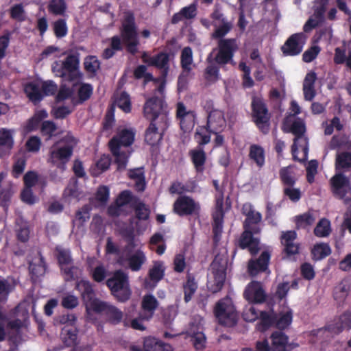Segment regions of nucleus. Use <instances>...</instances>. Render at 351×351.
<instances>
[{
  "mask_svg": "<svg viewBox=\"0 0 351 351\" xmlns=\"http://www.w3.org/2000/svg\"><path fill=\"white\" fill-rule=\"evenodd\" d=\"M232 24L230 22H224L219 25L211 34V38L217 40V47L213 51H216L215 60L219 63L233 62V58L239 49L238 41L236 38H224L232 29Z\"/></svg>",
  "mask_w": 351,
  "mask_h": 351,
  "instance_id": "f257e3e1",
  "label": "nucleus"
},
{
  "mask_svg": "<svg viewBox=\"0 0 351 351\" xmlns=\"http://www.w3.org/2000/svg\"><path fill=\"white\" fill-rule=\"evenodd\" d=\"M120 35L128 53L134 56L138 52L139 40L135 17L132 12L125 14L120 27Z\"/></svg>",
  "mask_w": 351,
  "mask_h": 351,
  "instance_id": "f03ea898",
  "label": "nucleus"
},
{
  "mask_svg": "<svg viewBox=\"0 0 351 351\" xmlns=\"http://www.w3.org/2000/svg\"><path fill=\"white\" fill-rule=\"evenodd\" d=\"M106 286L119 302H125L131 297L128 276L122 270L115 271L113 276L106 280Z\"/></svg>",
  "mask_w": 351,
  "mask_h": 351,
  "instance_id": "7ed1b4c3",
  "label": "nucleus"
},
{
  "mask_svg": "<svg viewBox=\"0 0 351 351\" xmlns=\"http://www.w3.org/2000/svg\"><path fill=\"white\" fill-rule=\"evenodd\" d=\"M214 314L221 325L232 327L237 323L239 315L230 297L223 298L216 303Z\"/></svg>",
  "mask_w": 351,
  "mask_h": 351,
  "instance_id": "20e7f679",
  "label": "nucleus"
},
{
  "mask_svg": "<svg viewBox=\"0 0 351 351\" xmlns=\"http://www.w3.org/2000/svg\"><path fill=\"white\" fill-rule=\"evenodd\" d=\"M243 319L247 322H254L258 319V330L265 332L269 328L274 326L276 322V313L271 309L269 311H258L251 306L243 315Z\"/></svg>",
  "mask_w": 351,
  "mask_h": 351,
  "instance_id": "39448f33",
  "label": "nucleus"
},
{
  "mask_svg": "<svg viewBox=\"0 0 351 351\" xmlns=\"http://www.w3.org/2000/svg\"><path fill=\"white\" fill-rule=\"evenodd\" d=\"M330 191L333 196L343 201L345 204H351V197L347 194L351 191V183L348 177L343 173H336L329 180Z\"/></svg>",
  "mask_w": 351,
  "mask_h": 351,
  "instance_id": "423d86ee",
  "label": "nucleus"
},
{
  "mask_svg": "<svg viewBox=\"0 0 351 351\" xmlns=\"http://www.w3.org/2000/svg\"><path fill=\"white\" fill-rule=\"evenodd\" d=\"M73 153V145H66L61 147L53 145L49 149L47 163L53 167L64 171L66 168V164L71 160Z\"/></svg>",
  "mask_w": 351,
  "mask_h": 351,
  "instance_id": "0eeeda50",
  "label": "nucleus"
},
{
  "mask_svg": "<svg viewBox=\"0 0 351 351\" xmlns=\"http://www.w3.org/2000/svg\"><path fill=\"white\" fill-rule=\"evenodd\" d=\"M351 330V313L350 311H345L340 315L334 317L324 327L314 330L312 332L313 335H317L322 331H326L332 336H337L343 330Z\"/></svg>",
  "mask_w": 351,
  "mask_h": 351,
  "instance_id": "6e6552de",
  "label": "nucleus"
},
{
  "mask_svg": "<svg viewBox=\"0 0 351 351\" xmlns=\"http://www.w3.org/2000/svg\"><path fill=\"white\" fill-rule=\"evenodd\" d=\"M252 116L258 129L265 134L269 131V115L263 99L254 97L252 101Z\"/></svg>",
  "mask_w": 351,
  "mask_h": 351,
  "instance_id": "1a4fd4ad",
  "label": "nucleus"
},
{
  "mask_svg": "<svg viewBox=\"0 0 351 351\" xmlns=\"http://www.w3.org/2000/svg\"><path fill=\"white\" fill-rule=\"evenodd\" d=\"M173 211L179 217L197 216L200 214L201 206L199 202L186 195H180L174 202Z\"/></svg>",
  "mask_w": 351,
  "mask_h": 351,
  "instance_id": "9d476101",
  "label": "nucleus"
},
{
  "mask_svg": "<svg viewBox=\"0 0 351 351\" xmlns=\"http://www.w3.org/2000/svg\"><path fill=\"white\" fill-rule=\"evenodd\" d=\"M141 59L148 66H154L161 70L164 79L167 77L170 69V54L169 53L161 51L155 56H151L148 52L143 51Z\"/></svg>",
  "mask_w": 351,
  "mask_h": 351,
  "instance_id": "9b49d317",
  "label": "nucleus"
},
{
  "mask_svg": "<svg viewBox=\"0 0 351 351\" xmlns=\"http://www.w3.org/2000/svg\"><path fill=\"white\" fill-rule=\"evenodd\" d=\"M75 289L80 293L82 300L86 306V311L88 313L89 311L94 310L95 304L101 302L100 300L95 298V293L93 285L87 280L82 279L77 281Z\"/></svg>",
  "mask_w": 351,
  "mask_h": 351,
  "instance_id": "f8f14e48",
  "label": "nucleus"
},
{
  "mask_svg": "<svg viewBox=\"0 0 351 351\" xmlns=\"http://www.w3.org/2000/svg\"><path fill=\"white\" fill-rule=\"evenodd\" d=\"M306 41V36L304 32L291 35L281 47L282 53L286 56H295L302 51Z\"/></svg>",
  "mask_w": 351,
  "mask_h": 351,
  "instance_id": "ddd939ff",
  "label": "nucleus"
},
{
  "mask_svg": "<svg viewBox=\"0 0 351 351\" xmlns=\"http://www.w3.org/2000/svg\"><path fill=\"white\" fill-rule=\"evenodd\" d=\"M242 214L245 216L243 223V229L253 230L254 232H261L262 215L260 212L255 210L250 203H247L243 205Z\"/></svg>",
  "mask_w": 351,
  "mask_h": 351,
  "instance_id": "4468645a",
  "label": "nucleus"
},
{
  "mask_svg": "<svg viewBox=\"0 0 351 351\" xmlns=\"http://www.w3.org/2000/svg\"><path fill=\"white\" fill-rule=\"evenodd\" d=\"M147 257L145 252L141 250H136L133 253H122L117 258V263L121 266L128 265L132 271H138L143 265L146 263Z\"/></svg>",
  "mask_w": 351,
  "mask_h": 351,
  "instance_id": "2eb2a0df",
  "label": "nucleus"
},
{
  "mask_svg": "<svg viewBox=\"0 0 351 351\" xmlns=\"http://www.w3.org/2000/svg\"><path fill=\"white\" fill-rule=\"evenodd\" d=\"M261 232H254L253 230L243 229L239 240L237 246L241 250H247L250 254L254 256L260 251V239L256 235Z\"/></svg>",
  "mask_w": 351,
  "mask_h": 351,
  "instance_id": "dca6fc26",
  "label": "nucleus"
},
{
  "mask_svg": "<svg viewBox=\"0 0 351 351\" xmlns=\"http://www.w3.org/2000/svg\"><path fill=\"white\" fill-rule=\"evenodd\" d=\"M163 108V102L158 97H153L148 99L145 103L143 107L144 117L150 121V122H155L160 115H162V119H164L165 123L167 121V115L162 114Z\"/></svg>",
  "mask_w": 351,
  "mask_h": 351,
  "instance_id": "f3484780",
  "label": "nucleus"
},
{
  "mask_svg": "<svg viewBox=\"0 0 351 351\" xmlns=\"http://www.w3.org/2000/svg\"><path fill=\"white\" fill-rule=\"evenodd\" d=\"M93 312L96 313H104L109 323L117 325L121 323L123 319V312L114 305L101 301L94 304Z\"/></svg>",
  "mask_w": 351,
  "mask_h": 351,
  "instance_id": "a211bd4d",
  "label": "nucleus"
},
{
  "mask_svg": "<svg viewBox=\"0 0 351 351\" xmlns=\"http://www.w3.org/2000/svg\"><path fill=\"white\" fill-rule=\"evenodd\" d=\"M271 254L265 250L262 252L258 258H251L247 262V270L252 277L256 276L258 274L265 272L269 264Z\"/></svg>",
  "mask_w": 351,
  "mask_h": 351,
  "instance_id": "6ab92c4d",
  "label": "nucleus"
},
{
  "mask_svg": "<svg viewBox=\"0 0 351 351\" xmlns=\"http://www.w3.org/2000/svg\"><path fill=\"white\" fill-rule=\"evenodd\" d=\"M243 298L252 304H261L266 300V293L260 282L252 281L245 287Z\"/></svg>",
  "mask_w": 351,
  "mask_h": 351,
  "instance_id": "aec40b11",
  "label": "nucleus"
},
{
  "mask_svg": "<svg viewBox=\"0 0 351 351\" xmlns=\"http://www.w3.org/2000/svg\"><path fill=\"white\" fill-rule=\"evenodd\" d=\"M135 133L128 129H123L113 136L108 143L110 152L114 153L121 147H129L134 141Z\"/></svg>",
  "mask_w": 351,
  "mask_h": 351,
  "instance_id": "412c9836",
  "label": "nucleus"
},
{
  "mask_svg": "<svg viewBox=\"0 0 351 351\" xmlns=\"http://www.w3.org/2000/svg\"><path fill=\"white\" fill-rule=\"evenodd\" d=\"M224 113L221 110H214L207 114V122L201 130H206L208 133H217L223 131L226 126Z\"/></svg>",
  "mask_w": 351,
  "mask_h": 351,
  "instance_id": "4be33fe9",
  "label": "nucleus"
},
{
  "mask_svg": "<svg viewBox=\"0 0 351 351\" xmlns=\"http://www.w3.org/2000/svg\"><path fill=\"white\" fill-rule=\"evenodd\" d=\"M269 339L271 351H291L294 348L293 344L289 343V337L281 330L273 332Z\"/></svg>",
  "mask_w": 351,
  "mask_h": 351,
  "instance_id": "5701e85b",
  "label": "nucleus"
},
{
  "mask_svg": "<svg viewBox=\"0 0 351 351\" xmlns=\"http://www.w3.org/2000/svg\"><path fill=\"white\" fill-rule=\"evenodd\" d=\"M290 132L295 136L293 143L291 145V154L295 160H299L296 156L298 151V141L302 140L304 144H307L306 138H303V135L306 132V127L303 121L300 119L294 121L291 125Z\"/></svg>",
  "mask_w": 351,
  "mask_h": 351,
  "instance_id": "b1692460",
  "label": "nucleus"
},
{
  "mask_svg": "<svg viewBox=\"0 0 351 351\" xmlns=\"http://www.w3.org/2000/svg\"><path fill=\"white\" fill-rule=\"evenodd\" d=\"M216 58V51H212L208 55L206 62L208 66L205 69V77L206 80H210L214 79L217 80L219 75L220 67H223L226 64H232V62L219 63L217 62L215 58Z\"/></svg>",
  "mask_w": 351,
  "mask_h": 351,
  "instance_id": "393cba45",
  "label": "nucleus"
},
{
  "mask_svg": "<svg viewBox=\"0 0 351 351\" xmlns=\"http://www.w3.org/2000/svg\"><path fill=\"white\" fill-rule=\"evenodd\" d=\"M14 130L8 128L0 129V157L9 155L14 147Z\"/></svg>",
  "mask_w": 351,
  "mask_h": 351,
  "instance_id": "a878e982",
  "label": "nucleus"
},
{
  "mask_svg": "<svg viewBox=\"0 0 351 351\" xmlns=\"http://www.w3.org/2000/svg\"><path fill=\"white\" fill-rule=\"evenodd\" d=\"M213 240L215 245L219 243L223 232V223L224 218L223 208H215L213 215Z\"/></svg>",
  "mask_w": 351,
  "mask_h": 351,
  "instance_id": "bb28decb",
  "label": "nucleus"
},
{
  "mask_svg": "<svg viewBox=\"0 0 351 351\" xmlns=\"http://www.w3.org/2000/svg\"><path fill=\"white\" fill-rule=\"evenodd\" d=\"M191 160L197 173H203L205 170L206 154L203 147H196L189 152Z\"/></svg>",
  "mask_w": 351,
  "mask_h": 351,
  "instance_id": "cd10ccee",
  "label": "nucleus"
},
{
  "mask_svg": "<svg viewBox=\"0 0 351 351\" xmlns=\"http://www.w3.org/2000/svg\"><path fill=\"white\" fill-rule=\"evenodd\" d=\"M38 255L37 258H35L29 263V272L32 281H36L38 277L43 276L47 269L44 256L40 252H38Z\"/></svg>",
  "mask_w": 351,
  "mask_h": 351,
  "instance_id": "c85d7f7f",
  "label": "nucleus"
},
{
  "mask_svg": "<svg viewBox=\"0 0 351 351\" xmlns=\"http://www.w3.org/2000/svg\"><path fill=\"white\" fill-rule=\"evenodd\" d=\"M214 276L213 292L219 291L223 287L226 278V266L214 261L211 264Z\"/></svg>",
  "mask_w": 351,
  "mask_h": 351,
  "instance_id": "c756f323",
  "label": "nucleus"
},
{
  "mask_svg": "<svg viewBox=\"0 0 351 351\" xmlns=\"http://www.w3.org/2000/svg\"><path fill=\"white\" fill-rule=\"evenodd\" d=\"M78 329L76 326H64L60 332V339L64 346L73 347L78 343Z\"/></svg>",
  "mask_w": 351,
  "mask_h": 351,
  "instance_id": "7c9ffc66",
  "label": "nucleus"
},
{
  "mask_svg": "<svg viewBox=\"0 0 351 351\" xmlns=\"http://www.w3.org/2000/svg\"><path fill=\"white\" fill-rule=\"evenodd\" d=\"M197 14V4L196 2L182 8L178 12L175 13L171 18V23L177 24L184 19L191 20Z\"/></svg>",
  "mask_w": 351,
  "mask_h": 351,
  "instance_id": "2f4dec72",
  "label": "nucleus"
},
{
  "mask_svg": "<svg viewBox=\"0 0 351 351\" xmlns=\"http://www.w3.org/2000/svg\"><path fill=\"white\" fill-rule=\"evenodd\" d=\"M142 351H173L172 346L152 337L145 338Z\"/></svg>",
  "mask_w": 351,
  "mask_h": 351,
  "instance_id": "473e14b6",
  "label": "nucleus"
},
{
  "mask_svg": "<svg viewBox=\"0 0 351 351\" xmlns=\"http://www.w3.org/2000/svg\"><path fill=\"white\" fill-rule=\"evenodd\" d=\"M158 302L157 299L152 294H146L143 296L141 307L144 311L143 314L145 315L143 318L149 320L151 319L154 313V311L158 308Z\"/></svg>",
  "mask_w": 351,
  "mask_h": 351,
  "instance_id": "72a5a7b5",
  "label": "nucleus"
},
{
  "mask_svg": "<svg viewBox=\"0 0 351 351\" xmlns=\"http://www.w3.org/2000/svg\"><path fill=\"white\" fill-rule=\"evenodd\" d=\"M24 92L29 100L36 104L43 99V95L40 90V86L36 82L27 83L24 86Z\"/></svg>",
  "mask_w": 351,
  "mask_h": 351,
  "instance_id": "f704fd0d",
  "label": "nucleus"
},
{
  "mask_svg": "<svg viewBox=\"0 0 351 351\" xmlns=\"http://www.w3.org/2000/svg\"><path fill=\"white\" fill-rule=\"evenodd\" d=\"M165 266L162 261H156L153 263V266L149 269L148 276L149 280L156 286L165 276Z\"/></svg>",
  "mask_w": 351,
  "mask_h": 351,
  "instance_id": "c9c22d12",
  "label": "nucleus"
},
{
  "mask_svg": "<svg viewBox=\"0 0 351 351\" xmlns=\"http://www.w3.org/2000/svg\"><path fill=\"white\" fill-rule=\"evenodd\" d=\"M162 139V134L158 132V128L154 122H150L145 130V141L151 146L156 145Z\"/></svg>",
  "mask_w": 351,
  "mask_h": 351,
  "instance_id": "e433bc0d",
  "label": "nucleus"
},
{
  "mask_svg": "<svg viewBox=\"0 0 351 351\" xmlns=\"http://www.w3.org/2000/svg\"><path fill=\"white\" fill-rule=\"evenodd\" d=\"M249 158L253 160L258 168H262L265 162L264 149L258 145L252 144L250 147Z\"/></svg>",
  "mask_w": 351,
  "mask_h": 351,
  "instance_id": "4c0bfd02",
  "label": "nucleus"
},
{
  "mask_svg": "<svg viewBox=\"0 0 351 351\" xmlns=\"http://www.w3.org/2000/svg\"><path fill=\"white\" fill-rule=\"evenodd\" d=\"M128 176L130 179L136 180V191L141 192L145 190L146 184L143 167L130 169Z\"/></svg>",
  "mask_w": 351,
  "mask_h": 351,
  "instance_id": "58836bf2",
  "label": "nucleus"
},
{
  "mask_svg": "<svg viewBox=\"0 0 351 351\" xmlns=\"http://www.w3.org/2000/svg\"><path fill=\"white\" fill-rule=\"evenodd\" d=\"M333 61L336 64H346V66L351 70V46L348 47L347 52L345 49L335 48Z\"/></svg>",
  "mask_w": 351,
  "mask_h": 351,
  "instance_id": "ea45409f",
  "label": "nucleus"
},
{
  "mask_svg": "<svg viewBox=\"0 0 351 351\" xmlns=\"http://www.w3.org/2000/svg\"><path fill=\"white\" fill-rule=\"evenodd\" d=\"M110 47L106 48L101 54V57L104 60H108L112 58L116 51L123 50V46L120 36L116 35L110 38Z\"/></svg>",
  "mask_w": 351,
  "mask_h": 351,
  "instance_id": "a19ab883",
  "label": "nucleus"
},
{
  "mask_svg": "<svg viewBox=\"0 0 351 351\" xmlns=\"http://www.w3.org/2000/svg\"><path fill=\"white\" fill-rule=\"evenodd\" d=\"M55 255L60 269L74 262L69 249L57 246L55 249Z\"/></svg>",
  "mask_w": 351,
  "mask_h": 351,
  "instance_id": "79ce46f5",
  "label": "nucleus"
},
{
  "mask_svg": "<svg viewBox=\"0 0 351 351\" xmlns=\"http://www.w3.org/2000/svg\"><path fill=\"white\" fill-rule=\"evenodd\" d=\"M279 177L283 185L293 187L296 182L293 167L291 165L284 167L279 171Z\"/></svg>",
  "mask_w": 351,
  "mask_h": 351,
  "instance_id": "37998d69",
  "label": "nucleus"
},
{
  "mask_svg": "<svg viewBox=\"0 0 351 351\" xmlns=\"http://www.w3.org/2000/svg\"><path fill=\"white\" fill-rule=\"evenodd\" d=\"M16 285L15 280L13 279L12 283H10L8 280L0 276V304L7 302L10 293L14 290Z\"/></svg>",
  "mask_w": 351,
  "mask_h": 351,
  "instance_id": "c03bdc74",
  "label": "nucleus"
},
{
  "mask_svg": "<svg viewBox=\"0 0 351 351\" xmlns=\"http://www.w3.org/2000/svg\"><path fill=\"white\" fill-rule=\"evenodd\" d=\"M197 289V284L193 276L187 275L186 281L183 284L184 300L186 303L190 302Z\"/></svg>",
  "mask_w": 351,
  "mask_h": 351,
  "instance_id": "a18cd8bd",
  "label": "nucleus"
},
{
  "mask_svg": "<svg viewBox=\"0 0 351 351\" xmlns=\"http://www.w3.org/2000/svg\"><path fill=\"white\" fill-rule=\"evenodd\" d=\"M60 269L61 274L66 282L75 280L81 275V269L79 267L75 265L74 263L71 265H65Z\"/></svg>",
  "mask_w": 351,
  "mask_h": 351,
  "instance_id": "49530a36",
  "label": "nucleus"
},
{
  "mask_svg": "<svg viewBox=\"0 0 351 351\" xmlns=\"http://www.w3.org/2000/svg\"><path fill=\"white\" fill-rule=\"evenodd\" d=\"M311 254L313 259L319 261L329 256L331 254V249L328 243H320L314 245Z\"/></svg>",
  "mask_w": 351,
  "mask_h": 351,
  "instance_id": "de8ad7c7",
  "label": "nucleus"
},
{
  "mask_svg": "<svg viewBox=\"0 0 351 351\" xmlns=\"http://www.w3.org/2000/svg\"><path fill=\"white\" fill-rule=\"evenodd\" d=\"M48 117V113L44 109L36 111L34 116L30 118L26 125L28 131H34L38 129L41 121Z\"/></svg>",
  "mask_w": 351,
  "mask_h": 351,
  "instance_id": "09e8293b",
  "label": "nucleus"
},
{
  "mask_svg": "<svg viewBox=\"0 0 351 351\" xmlns=\"http://www.w3.org/2000/svg\"><path fill=\"white\" fill-rule=\"evenodd\" d=\"M193 62L192 49L189 46L184 47L180 55V65L183 71L190 72L192 69L191 64Z\"/></svg>",
  "mask_w": 351,
  "mask_h": 351,
  "instance_id": "8fccbe9b",
  "label": "nucleus"
},
{
  "mask_svg": "<svg viewBox=\"0 0 351 351\" xmlns=\"http://www.w3.org/2000/svg\"><path fill=\"white\" fill-rule=\"evenodd\" d=\"M135 213V218L139 221L148 220L150 215V210L143 202H138L132 204Z\"/></svg>",
  "mask_w": 351,
  "mask_h": 351,
  "instance_id": "3c124183",
  "label": "nucleus"
},
{
  "mask_svg": "<svg viewBox=\"0 0 351 351\" xmlns=\"http://www.w3.org/2000/svg\"><path fill=\"white\" fill-rule=\"evenodd\" d=\"M62 63L66 73H69L71 80H72L73 73L76 71L79 67V60L77 57L74 55H69Z\"/></svg>",
  "mask_w": 351,
  "mask_h": 351,
  "instance_id": "603ef678",
  "label": "nucleus"
},
{
  "mask_svg": "<svg viewBox=\"0 0 351 351\" xmlns=\"http://www.w3.org/2000/svg\"><path fill=\"white\" fill-rule=\"evenodd\" d=\"M48 11L56 16L64 15L67 9L65 0H51L48 4Z\"/></svg>",
  "mask_w": 351,
  "mask_h": 351,
  "instance_id": "864d4df0",
  "label": "nucleus"
},
{
  "mask_svg": "<svg viewBox=\"0 0 351 351\" xmlns=\"http://www.w3.org/2000/svg\"><path fill=\"white\" fill-rule=\"evenodd\" d=\"M337 170L351 169V153L342 152L337 155L335 161Z\"/></svg>",
  "mask_w": 351,
  "mask_h": 351,
  "instance_id": "5fc2aeb1",
  "label": "nucleus"
},
{
  "mask_svg": "<svg viewBox=\"0 0 351 351\" xmlns=\"http://www.w3.org/2000/svg\"><path fill=\"white\" fill-rule=\"evenodd\" d=\"M53 31L57 38H62L68 34V26L65 19H58L52 23Z\"/></svg>",
  "mask_w": 351,
  "mask_h": 351,
  "instance_id": "6e6d98bb",
  "label": "nucleus"
},
{
  "mask_svg": "<svg viewBox=\"0 0 351 351\" xmlns=\"http://www.w3.org/2000/svg\"><path fill=\"white\" fill-rule=\"evenodd\" d=\"M330 232V222L326 218L321 219L314 229V234L317 237H328Z\"/></svg>",
  "mask_w": 351,
  "mask_h": 351,
  "instance_id": "4d7b16f0",
  "label": "nucleus"
},
{
  "mask_svg": "<svg viewBox=\"0 0 351 351\" xmlns=\"http://www.w3.org/2000/svg\"><path fill=\"white\" fill-rule=\"evenodd\" d=\"M295 221L298 229L306 228L314 223L315 218L311 213L307 212L296 216Z\"/></svg>",
  "mask_w": 351,
  "mask_h": 351,
  "instance_id": "13d9d810",
  "label": "nucleus"
},
{
  "mask_svg": "<svg viewBox=\"0 0 351 351\" xmlns=\"http://www.w3.org/2000/svg\"><path fill=\"white\" fill-rule=\"evenodd\" d=\"M56 130L57 125L52 121H43L41 123L40 133L43 136H46V140H49L55 136L54 132Z\"/></svg>",
  "mask_w": 351,
  "mask_h": 351,
  "instance_id": "bf43d9fd",
  "label": "nucleus"
},
{
  "mask_svg": "<svg viewBox=\"0 0 351 351\" xmlns=\"http://www.w3.org/2000/svg\"><path fill=\"white\" fill-rule=\"evenodd\" d=\"M195 112L194 110H189V112L179 120L181 129L187 130L192 128L195 125Z\"/></svg>",
  "mask_w": 351,
  "mask_h": 351,
  "instance_id": "052dcab7",
  "label": "nucleus"
},
{
  "mask_svg": "<svg viewBox=\"0 0 351 351\" xmlns=\"http://www.w3.org/2000/svg\"><path fill=\"white\" fill-rule=\"evenodd\" d=\"M84 64L86 71L93 74H95L100 68V62L95 56L86 58Z\"/></svg>",
  "mask_w": 351,
  "mask_h": 351,
  "instance_id": "680f3d73",
  "label": "nucleus"
},
{
  "mask_svg": "<svg viewBox=\"0 0 351 351\" xmlns=\"http://www.w3.org/2000/svg\"><path fill=\"white\" fill-rule=\"evenodd\" d=\"M350 290L349 285L341 282L335 287L333 295L336 300L343 301L348 296Z\"/></svg>",
  "mask_w": 351,
  "mask_h": 351,
  "instance_id": "e2e57ef3",
  "label": "nucleus"
},
{
  "mask_svg": "<svg viewBox=\"0 0 351 351\" xmlns=\"http://www.w3.org/2000/svg\"><path fill=\"white\" fill-rule=\"evenodd\" d=\"M111 153L115 157V163L117 165V170H125L127 167L129 155L124 152H121L120 149H117V152L114 153L111 152Z\"/></svg>",
  "mask_w": 351,
  "mask_h": 351,
  "instance_id": "0e129e2a",
  "label": "nucleus"
},
{
  "mask_svg": "<svg viewBox=\"0 0 351 351\" xmlns=\"http://www.w3.org/2000/svg\"><path fill=\"white\" fill-rule=\"evenodd\" d=\"M213 185L217 192L215 195V208H223L224 202V187L220 186L217 180H213Z\"/></svg>",
  "mask_w": 351,
  "mask_h": 351,
  "instance_id": "69168bd1",
  "label": "nucleus"
},
{
  "mask_svg": "<svg viewBox=\"0 0 351 351\" xmlns=\"http://www.w3.org/2000/svg\"><path fill=\"white\" fill-rule=\"evenodd\" d=\"M93 88L90 84L83 83L78 89V97L81 102L88 100L93 95Z\"/></svg>",
  "mask_w": 351,
  "mask_h": 351,
  "instance_id": "338daca9",
  "label": "nucleus"
},
{
  "mask_svg": "<svg viewBox=\"0 0 351 351\" xmlns=\"http://www.w3.org/2000/svg\"><path fill=\"white\" fill-rule=\"evenodd\" d=\"M117 106L123 112L128 113L132 110L131 101L129 95L123 92L121 93L119 97L117 99Z\"/></svg>",
  "mask_w": 351,
  "mask_h": 351,
  "instance_id": "774afa93",
  "label": "nucleus"
}]
</instances>
